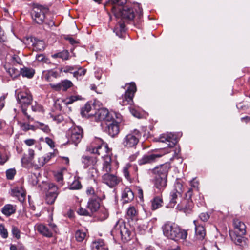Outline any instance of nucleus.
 <instances>
[{"instance_id":"obj_10","label":"nucleus","mask_w":250,"mask_h":250,"mask_svg":"<svg viewBox=\"0 0 250 250\" xmlns=\"http://www.w3.org/2000/svg\"><path fill=\"white\" fill-rule=\"evenodd\" d=\"M98 159L96 157L83 155L82 157V162L84 168H89L91 176L95 177L98 176L97 167Z\"/></svg>"},{"instance_id":"obj_6","label":"nucleus","mask_w":250,"mask_h":250,"mask_svg":"<svg viewBox=\"0 0 250 250\" xmlns=\"http://www.w3.org/2000/svg\"><path fill=\"white\" fill-rule=\"evenodd\" d=\"M122 87L125 89V91L118 98L119 104L123 106L132 105L133 103V99L137 90L135 83L132 82L126 84L125 87Z\"/></svg>"},{"instance_id":"obj_24","label":"nucleus","mask_w":250,"mask_h":250,"mask_svg":"<svg viewBox=\"0 0 250 250\" xmlns=\"http://www.w3.org/2000/svg\"><path fill=\"white\" fill-rule=\"evenodd\" d=\"M234 232L238 235H244L246 233V226L245 224L239 221L235 220L233 222Z\"/></svg>"},{"instance_id":"obj_52","label":"nucleus","mask_w":250,"mask_h":250,"mask_svg":"<svg viewBox=\"0 0 250 250\" xmlns=\"http://www.w3.org/2000/svg\"><path fill=\"white\" fill-rule=\"evenodd\" d=\"M16 171L15 168H10L6 171V178L8 180L13 179L16 175Z\"/></svg>"},{"instance_id":"obj_32","label":"nucleus","mask_w":250,"mask_h":250,"mask_svg":"<svg viewBox=\"0 0 250 250\" xmlns=\"http://www.w3.org/2000/svg\"><path fill=\"white\" fill-rule=\"evenodd\" d=\"M126 28L124 21H119L118 23L116 25L114 32L116 35L119 37H122L123 33L125 32Z\"/></svg>"},{"instance_id":"obj_28","label":"nucleus","mask_w":250,"mask_h":250,"mask_svg":"<svg viewBox=\"0 0 250 250\" xmlns=\"http://www.w3.org/2000/svg\"><path fill=\"white\" fill-rule=\"evenodd\" d=\"M134 193L129 188H125L122 191V198L124 203H127L134 199Z\"/></svg>"},{"instance_id":"obj_26","label":"nucleus","mask_w":250,"mask_h":250,"mask_svg":"<svg viewBox=\"0 0 250 250\" xmlns=\"http://www.w3.org/2000/svg\"><path fill=\"white\" fill-rule=\"evenodd\" d=\"M91 249L92 250H108V246L102 239H98L92 242Z\"/></svg>"},{"instance_id":"obj_57","label":"nucleus","mask_w":250,"mask_h":250,"mask_svg":"<svg viewBox=\"0 0 250 250\" xmlns=\"http://www.w3.org/2000/svg\"><path fill=\"white\" fill-rule=\"evenodd\" d=\"M11 62L13 64H21L22 61L20 58L17 55H13L11 57Z\"/></svg>"},{"instance_id":"obj_46","label":"nucleus","mask_w":250,"mask_h":250,"mask_svg":"<svg viewBox=\"0 0 250 250\" xmlns=\"http://www.w3.org/2000/svg\"><path fill=\"white\" fill-rule=\"evenodd\" d=\"M82 185L80 181L78 179H75L69 185V188L72 190L80 189L82 188Z\"/></svg>"},{"instance_id":"obj_56","label":"nucleus","mask_w":250,"mask_h":250,"mask_svg":"<svg viewBox=\"0 0 250 250\" xmlns=\"http://www.w3.org/2000/svg\"><path fill=\"white\" fill-rule=\"evenodd\" d=\"M86 70L82 68H79L78 70L75 69L74 72L73 76L75 77L78 78L79 76H83L86 73Z\"/></svg>"},{"instance_id":"obj_25","label":"nucleus","mask_w":250,"mask_h":250,"mask_svg":"<svg viewBox=\"0 0 250 250\" xmlns=\"http://www.w3.org/2000/svg\"><path fill=\"white\" fill-rule=\"evenodd\" d=\"M0 133L11 136L13 133V127L6 122L0 119Z\"/></svg>"},{"instance_id":"obj_47","label":"nucleus","mask_w":250,"mask_h":250,"mask_svg":"<svg viewBox=\"0 0 250 250\" xmlns=\"http://www.w3.org/2000/svg\"><path fill=\"white\" fill-rule=\"evenodd\" d=\"M92 108L90 104L86 103L84 106L81 109V114L83 117H86L90 112Z\"/></svg>"},{"instance_id":"obj_64","label":"nucleus","mask_w":250,"mask_h":250,"mask_svg":"<svg viewBox=\"0 0 250 250\" xmlns=\"http://www.w3.org/2000/svg\"><path fill=\"white\" fill-rule=\"evenodd\" d=\"M45 142L51 148H53L55 147V143L52 139L46 137Z\"/></svg>"},{"instance_id":"obj_27","label":"nucleus","mask_w":250,"mask_h":250,"mask_svg":"<svg viewBox=\"0 0 250 250\" xmlns=\"http://www.w3.org/2000/svg\"><path fill=\"white\" fill-rule=\"evenodd\" d=\"M17 210V206L15 205L7 204L5 205L1 208V211L6 217H9L14 214Z\"/></svg>"},{"instance_id":"obj_18","label":"nucleus","mask_w":250,"mask_h":250,"mask_svg":"<svg viewBox=\"0 0 250 250\" xmlns=\"http://www.w3.org/2000/svg\"><path fill=\"white\" fill-rule=\"evenodd\" d=\"M102 181L111 188L117 186L121 181L120 177L110 173H104L102 177Z\"/></svg>"},{"instance_id":"obj_5","label":"nucleus","mask_w":250,"mask_h":250,"mask_svg":"<svg viewBox=\"0 0 250 250\" xmlns=\"http://www.w3.org/2000/svg\"><path fill=\"white\" fill-rule=\"evenodd\" d=\"M86 151L92 154L102 155L104 158V156L108 155L110 149L106 143L103 142L100 138H96L87 146Z\"/></svg>"},{"instance_id":"obj_3","label":"nucleus","mask_w":250,"mask_h":250,"mask_svg":"<svg viewBox=\"0 0 250 250\" xmlns=\"http://www.w3.org/2000/svg\"><path fill=\"white\" fill-rule=\"evenodd\" d=\"M16 94L17 100L20 104L22 112L26 118L28 122L33 121V118L27 112L26 107L29 106L33 101V97L30 91L25 88L22 90H16Z\"/></svg>"},{"instance_id":"obj_50","label":"nucleus","mask_w":250,"mask_h":250,"mask_svg":"<svg viewBox=\"0 0 250 250\" xmlns=\"http://www.w3.org/2000/svg\"><path fill=\"white\" fill-rule=\"evenodd\" d=\"M33 45L35 49L41 51L44 49V42L41 40H38L36 42L33 43Z\"/></svg>"},{"instance_id":"obj_12","label":"nucleus","mask_w":250,"mask_h":250,"mask_svg":"<svg viewBox=\"0 0 250 250\" xmlns=\"http://www.w3.org/2000/svg\"><path fill=\"white\" fill-rule=\"evenodd\" d=\"M120 116L121 115L119 113L112 111L109 112L106 108H102L98 110L96 117L99 121L103 122L101 125H104V123L106 124L115 119V118L118 119Z\"/></svg>"},{"instance_id":"obj_11","label":"nucleus","mask_w":250,"mask_h":250,"mask_svg":"<svg viewBox=\"0 0 250 250\" xmlns=\"http://www.w3.org/2000/svg\"><path fill=\"white\" fill-rule=\"evenodd\" d=\"M140 136L139 131L134 130L133 132L127 134L123 138L122 145L125 148H134L139 142Z\"/></svg>"},{"instance_id":"obj_63","label":"nucleus","mask_w":250,"mask_h":250,"mask_svg":"<svg viewBox=\"0 0 250 250\" xmlns=\"http://www.w3.org/2000/svg\"><path fill=\"white\" fill-rule=\"evenodd\" d=\"M243 235H238L236 234V238L234 239V243L236 245H241L244 241V238L242 237Z\"/></svg>"},{"instance_id":"obj_17","label":"nucleus","mask_w":250,"mask_h":250,"mask_svg":"<svg viewBox=\"0 0 250 250\" xmlns=\"http://www.w3.org/2000/svg\"><path fill=\"white\" fill-rule=\"evenodd\" d=\"M164 154L159 153H148L138 160V163L140 166L151 164L154 163L156 160L161 157Z\"/></svg>"},{"instance_id":"obj_30","label":"nucleus","mask_w":250,"mask_h":250,"mask_svg":"<svg viewBox=\"0 0 250 250\" xmlns=\"http://www.w3.org/2000/svg\"><path fill=\"white\" fill-rule=\"evenodd\" d=\"M151 208L155 210L162 207L163 204L162 195L161 194L155 196L151 201Z\"/></svg>"},{"instance_id":"obj_60","label":"nucleus","mask_w":250,"mask_h":250,"mask_svg":"<svg viewBox=\"0 0 250 250\" xmlns=\"http://www.w3.org/2000/svg\"><path fill=\"white\" fill-rule=\"evenodd\" d=\"M45 164H46L44 157H41L38 158V164L35 166V168L38 169L43 167Z\"/></svg>"},{"instance_id":"obj_1","label":"nucleus","mask_w":250,"mask_h":250,"mask_svg":"<svg viewBox=\"0 0 250 250\" xmlns=\"http://www.w3.org/2000/svg\"><path fill=\"white\" fill-rule=\"evenodd\" d=\"M86 193L89 197L87 208L91 212H96L100 207V201L105 198V195L100 188L96 190L92 187H88Z\"/></svg>"},{"instance_id":"obj_15","label":"nucleus","mask_w":250,"mask_h":250,"mask_svg":"<svg viewBox=\"0 0 250 250\" xmlns=\"http://www.w3.org/2000/svg\"><path fill=\"white\" fill-rule=\"evenodd\" d=\"M48 191L46 193L45 202L48 205L54 203L59 192L58 187L53 183L48 184Z\"/></svg>"},{"instance_id":"obj_23","label":"nucleus","mask_w":250,"mask_h":250,"mask_svg":"<svg viewBox=\"0 0 250 250\" xmlns=\"http://www.w3.org/2000/svg\"><path fill=\"white\" fill-rule=\"evenodd\" d=\"M167 186V178L155 177L154 179V187L157 191L162 193Z\"/></svg>"},{"instance_id":"obj_16","label":"nucleus","mask_w":250,"mask_h":250,"mask_svg":"<svg viewBox=\"0 0 250 250\" xmlns=\"http://www.w3.org/2000/svg\"><path fill=\"white\" fill-rule=\"evenodd\" d=\"M119 122L114 119L110 122L105 124V127H104V130L109 136L114 137L119 133Z\"/></svg>"},{"instance_id":"obj_35","label":"nucleus","mask_w":250,"mask_h":250,"mask_svg":"<svg viewBox=\"0 0 250 250\" xmlns=\"http://www.w3.org/2000/svg\"><path fill=\"white\" fill-rule=\"evenodd\" d=\"M13 195L16 196L20 202L24 201L25 193L22 188H16L12 190Z\"/></svg>"},{"instance_id":"obj_55","label":"nucleus","mask_w":250,"mask_h":250,"mask_svg":"<svg viewBox=\"0 0 250 250\" xmlns=\"http://www.w3.org/2000/svg\"><path fill=\"white\" fill-rule=\"evenodd\" d=\"M0 234L4 239L7 238L8 237L7 230L2 224H0Z\"/></svg>"},{"instance_id":"obj_37","label":"nucleus","mask_w":250,"mask_h":250,"mask_svg":"<svg viewBox=\"0 0 250 250\" xmlns=\"http://www.w3.org/2000/svg\"><path fill=\"white\" fill-rule=\"evenodd\" d=\"M138 213V210L136 209L135 207L134 206H130L127 210L126 215L129 218L135 219L137 217Z\"/></svg>"},{"instance_id":"obj_41","label":"nucleus","mask_w":250,"mask_h":250,"mask_svg":"<svg viewBox=\"0 0 250 250\" xmlns=\"http://www.w3.org/2000/svg\"><path fill=\"white\" fill-rule=\"evenodd\" d=\"M20 74H21L23 77L31 78L33 77L35 74V71L32 68L25 67L23 69H21Z\"/></svg>"},{"instance_id":"obj_33","label":"nucleus","mask_w":250,"mask_h":250,"mask_svg":"<svg viewBox=\"0 0 250 250\" xmlns=\"http://www.w3.org/2000/svg\"><path fill=\"white\" fill-rule=\"evenodd\" d=\"M133 168L137 172L138 171V167L136 165H132L130 163H127L123 168V172L124 176L127 179H130L129 174V169Z\"/></svg>"},{"instance_id":"obj_59","label":"nucleus","mask_w":250,"mask_h":250,"mask_svg":"<svg viewBox=\"0 0 250 250\" xmlns=\"http://www.w3.org/2000/svg\"><path fill=\"white\" fill-rule=\"evenodd\" d=\"M209 218V215L207 212H203L199 214V219L202 222H207Z\"/></svg>"},{"instance_id":"obj_39","label":"nucleus","mask_w":250,"mask_h":250,"mask_svg":"<svg viewBox=\"0 0 250 250\" xmlns=\"http://www.w3.org/2000/svg\"><path fill=\"white\" fill-rule=\"evenodd\" d=\"M41 176L39 172L31 173L29 175V183L32 186L36 185L39 182V177Z\"/></svg>"},{"instance_id":"obj_29","label":"nucleus","mask_w":250,"mask_h":250,"mask_svg":"<svg viewBox=\"0 0 250 250\" xmlns=\"http://www.w3.org/2000/svg\"><path fill=\"white\" fill-rule=\"evenodd\" d=\"M102 171L105 173L111 172V157L107 155L104 157Z\"/></svg>"},{"instance_id":"obj_4","label":"nucleus","mask_w":250,"mask_h":250,"mask_svg":"<svg viewBox=\"0 0 250 250\" xmlns=\"http://www.w3.org/2000/svg\"><path fill=\"white\" fill-rule=\"evenodd\" d=\"M132 229L130 226L123 221H118L111 231L112 235H120L123 242L131 239Z\"/></svg>"},{"instance_id":"obj_9","label":"nucleus","mask_w":250,"mask_h":250,"mask_svg":"<svg viewBox=\"0 0 250 250\" xmlns=\"http://www.w3.org/2000/svg\"><path fill=\"white\" fill-rule=\"evenodd\" d=\"M83 136V131L80 126H74L68 129L66 133L68 142L77 146Z\"/></svg>"},{"instance_id":"obj_22","label":"nucleus","mask_w":250,"mask_h":250,"mask_svg":"<svg viewBox=\"0 0 250 250\" xmlns=\"http://www.w3.org/2000/svg\"><path fill=\"white\" fill-rule=\"evenodd\" d=\"M193 207V203L192 200H184L181 204H178L177 209L188 214L191 212Z\"/></svg>"},{"instance_id":"obj_14","label":"nucleus","mask_w":250,"mask_h":250,"mask_svg":"<svg viewBox=\"0 0 250 250\" xmlns=\"http://www.w3.org/2000/svg\"><path fill=\"white\" fill-rule=\"evenodd\" d=\"M182 184L179 181L175 182L174 188L171 191L169 196V205L174 207L180 199L182 193Z\"/></svg>"},{"instance_id":"obj_7","label":"nucleus","mask_w":250,"mask_h":250,"mask_svg":"<svg viewBox=\"0 0 250 250\" xmlns=\"http://www.w3.org/2000/svg\"><path fill=\"white\" fill-rule=\"evenodd\" d=\"M113 13L115 17L124 21H131L135 17L134 9L128 5L122 7H115Z\"/></svg>"},{"instance_id":"obj_54","label":"nucleus","mask_w":250,"mask_h":250,"mask_svg":"<svg viewBox=\"0 0 250 250\" xmlns=\"http://www.w3.org/2000/svg\"><path fill=\"white\" fill-rule=\"evenodd\" d=\"M77 68L75 66H66L62 68L61 71L64 73H70L74 74L75 70Z\"/></svg>"},{"instance_id":"obj_38","label":"nucleus","mask_w":250,"mask_h":250,"mask_svg":"<svg viewBox=\"0 0 250 250\" xmlns=\"http://www.w3.org/2000/svg\"><path fill=\"white\" fill-rule=\"evenodd\" d=\"M52 57L53 58H60L63 60H67L69 58V52L67 50H64L61 52L53 54Z\"/></svg>"},{"instance_id":"obj_51","label":"nucleus","mask_w":250,"mask_h":250,"mask_svg":"<svg viewBox=\"0 0 250 250\" xmlns=\"http://www.w3.org/2000/svg\"><path fill=\"white\" fill-rule=\"evenodd\" d=\"M33 159L31 158L26 154H24L21 158V161L22 165L26 167L27 165L32 163Z\"/></svg>"},{"instance_id":"obj_62","label":"nucleus","mask_w":250,"mask_h":250,"mask_svg":"<svg viewBox=\"0 0 250 250\" xmlns=\"http://www.w3.org/2000/svg\"><path fill=\"white\" fill-rule=\"evenodd\" d=\"M129 110L133 116L137 118H140L141 116L140 113L135 109L134 107H129Z\"/></svg>"},{"instance_id":"obj_21","label":"nucleus","mask_w":250,"mask_h":250,"mask_svg":"<svg viewBox=\"0 0 250 250\" xmlns=\"http://www.w3.org/2000/svg\"><path fill=\"white\" fill-rule=\"evenodd\" d=\"M195 225V236L197 239L203 240L206 236V230L202 223H201L199 220L197 219L193 221Z\"/></svg>"},{"instance_id":"obj_34","label":"nucleus","mask_w":250,"mask_h":250,"mask_svg":"<svg viewBox=\"0 0 250 250\" xmlns=\"http://www.w3.org/2000/svg\"><path fill=\"white\" fill-rule=\"evenodd\" d=\"M59 74L57 71L49 70L44 72V78L48 82H51L53 78L58 77Z\"/></svg>"},{"instance_id":"obj_44","label":"nucleus","mask_w":250,"mask_h":250,"mask_svg":"<svg viewBox=\"0 0 250 250\" xmlns=\"http://www.w3.org/2000/svg\"><path fill=\"white\" fill-rule=\"evenodd\" d=\"M113 4L112 10L114 11L115 7H122L124 4H126L127 0H109Z\"/></svg>"},{"instance_id":"obj_31","label":"nucleus","mask_w":250,"mask_h":250,"mask_svg":"<svg viewBox=\"0 0 250 250\" xmlns=\"http://www.w3.org/2000/svg\"><path fill=\"white\" fill-rule=\"evenodd\" d=\"M4 68L6 72L12 79H15L20 76V71L14 66H11L8 64H6L5 65Z\"/></svg>"},{"instance_id":"obj_45","label":"nucleus","mask_w":250,"mask_h":250,"mask_svg":"<svg viewBox=\"0 0 250 250\" xmlns=\"http://www.w3.org/2000/svg\"><path fill=\"white\" fill-rule=\"evenodd\" d=\"M61 88L63 91H66L72 85V83L68 80H64L61 82Z\"/></svg>"},{"instance_id":"obj_43","label":"nucleus","mask_w":250,"mask_h":250,"mask_svg":"<svg viewBox=\"0 0 250 250\" xmlns=\"http://www.w3.org/2000/svg\"><path fill=\"white\" fill-rule=\"evenodd\" d=\"M19 125L21 129L24 131H27L29 130H35V127L28 123L20 122H19Z\"/></svg>"},{"instance_id":"obj_19","label":"nucleus","mask_w":250,"mask_h":250,"mask_svg":"<svg viewBox=\"0 0 250 250\" xmlns=\"http://www.w3.org/2000/svg\"><path fill=\"white\" fill-rule=\"evenodd\" d=\"M170 168V164L165 163L158 167H155L152 170V172L153 174L155 175V177L167 178V174Z\"/></svg>"},{"instance_id":"obj_61","label":"nucleus","mask_w":250,"mask_h":250,"mask_svg":"<svg viewBox=\"0 0 250 250\" xmlns=\"http://www.w3.org/2000/svg\"><path fill=\"white\" fill-rule=\"evenodd\" d=\"M49 85L52 89L55 91H59L62 90L61 82L57 84L50 83Z\"/></svg>"},{"instance_id":"obj_53","label":"nucleus","mask_w":250,"mask_h":250,"mask_svg":"<svg viewBox=\"0 0 250 250\" xmlns=\"http://www.w3.org/2000/svg\"><path fill=\"white\" fill-rule=\"evenodd\" d=\"M37 123L38 124V127L45 133H49L50 129L47 125H45L42 123L37 122Z\"/></svg>"},{"instance_id":"obj_42","label":"nucleus","mask_w":250,"mask_h":250,"mask_svg":"<svg viewBox=\"0 0 250 250\" xmlns=\"http://www.w3.org/2000/svg\"><path fill=\"white\" fill-rule=\"evenodd\" d=\"M82 99V97L79 95H73L69 97L66 98L64 100V102L65 104H70L74 102Z\"/></svg>"},{"instance_id":"obj_36","label":"nucleus","mask_w":250,"mask_h":250,"mask_svg":"<svg viewBox=\"0 0 250 250\" xmlns=\"http://www.w3.org/2000/svg\"><path fill=\"white\" fill-rule=\"evenodd\" d=\"M66 171H67L66 169L64 168L63 169L59 171H58L54 175L56 181L58 182V184L60 186H62L63 185V175L64 174V173L66 172Z\"/></svg>"},{"instance_id":"obj_2","label":"nucleus","mask_w":250,"mask_h":250,"mask_svg":"<svg viewBox=\"0 0 250 250\" xmlns=\"http://www.w3.org/2000/svg\"><path fill=\"white\" fill-rule=\"evenodd\" d=\"M164 235L175 241L185 240L188 235L187 230L181 229L175 224L167 223L162 227Z\"/></svg>"},{"instance_id":"obj_8","label":"nucleus","mask_w":250,"mask_h":250,"mask_svg":"<svg viewBox=\"0 0 250 250\" xmlns=\"http://www.w3.org/2000/svg\"><path fill=\"white\" fill-rule=\"evenodd\" d=\"M48 9L41 5H35L31 11V16L33 21L37 24H42L45 20Z\"/></svg>"},{"instance_id":"obj_49","label":"nucleus","mask_w":250,"mask_h":250,"mask_svg":"<svg viewBox=\"0 0 250 250\" xmlns=\"http://www.w3.org/2000/svg\"><path fill=\"white\" fill-rule=\"evenodd\" d=\"M108 217V212L105 208L101 209L98 212V217L101 221L104 220Z\"/></svg>"},{"instance_id":"obj_20","label":"nucleus","mask_w":250,"mask_h":250,"mask_svg":"<svg viewBox=\"0 0 250 250\" xmlns=\"http://www.w3.org/2000/svg\"><path fill=\"white\" fill-rule=\"evenodd\" d=\"M159 141L162 143H166L167 147H173L178 142L177 136L172 133L163 134L159 138Z\"/></svg>"},{"instance_id":"obj_58","label":"nucleus","mask_w":250,"mask_h":250,"mask_svg":"<svg viewBox=\"0 0 250 250\" xmlns=\"http://www.w3.org/2000/svg\"><path fill=\"white\" fill-rule=\"evenodd\" d=\"M12 233L13 235L17 239H19L20 238V231L17 227L12 226Z\"/></svg>"},{"instance_id":"obj_40","label":"nucleus","mask_w":250,"mask_h":250,"mask_svg":"<svg viewBox=\"0 0 250 250\" xmlns=\"http://www.w3.org/2000/svg\"><path fill=\"white\" fill-rule=\"evenodd\" d=\"M87 236V230H78L75 233V238L77 241L82 242Z\"/></svg>"},{"instance_id":"obj_48","label":"nucleus","mask_w":250,"mask_h":250,"mask_svg":"<svg viewBox=\"0 0 250 250\" xmlns=\"http://www.w3.org/2000/svg\"><path fill=\"white\" fill-rule=\"evenodd\" d=\"M8 159V157L5 153L4 149L0 147V165L4 164Z\"/></svg>"},{"instance_id":"obj_13","label":"nucleus","mask_w":250,"mask_h":250,"mask_svg":"<svg viewBox=\"0 0 250 250\" xmlns=\"http://www.w3.org/2000/svg\"><path fill=\"white\" fill-rule=\"evenodd\" d=\"M36 229L40 233L47 237H52L53 234L58 231L57 226L53 223L48 224L47 226L42 224H37Z\"/></svg>"}]
</instances>
